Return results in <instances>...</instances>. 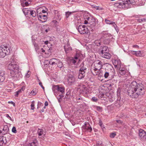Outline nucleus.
<instances>
[{
    "label": "nucleus",
    "mask_w": 146,
    "mask_h": 146,
    "mask_svg": "<svg viewBox=\"0 0 146 146\" xmlns=\"http://www.w3.org/2000/svg\"><path fill=\"white\" fill-rule=\"evenodd\" d=\"M145 92V88L142 84H137L133 81L130 85L127 91L128 94L132 98H137L139 96L143 95Z\"/></svg>",
    "instance_id": "1"
},
{
    "label": "nucleus",
    "mask_w": 146,
    "mask_h": 146,
    "mask_svg": "<svg viewBox=\"0 0 146 146\" xmlns=\"http://www.w3.org/2000/svg\"><path fill=\"white\" fill-rule=\"evenodd\" d=\"M52 91L54 93L58 95L59 97H58V100L59 102H60L64 97L65 94V88L60 85H54L53 86L52 88Z\"/></svg>",
    "instance_id": "2"
},
{
    "label": "nucleus",
    "mask_w": 146,
    "mask_h": 146,
    "mask_svg": "<svg viewBox=\"0 0 146 146\" xmlns=\"http://www.w3.org/2000/svg\"><path fill=\"white\" fill-rule=\"evenodd\" d=\"M102 66V62L99 60L95 61L91 66V71L92 74L94 76H97L98 74L97 73H98V72L96 71L100 70Z\"/></svg>",
    "instance_id": "3"
},
{
    "label": "nucleus",
    "mask_w": 146,
    "mask_h": 146,
    "mask_svg": "<svg viewBox=\"0 0 146 146\" xmlns=\"http://www.w3.org/2000/svg\"><path fill=\"white\" fill-rule=\"evenodd\" d=\"M122 2L117 3L114 4L115 7L119 8L128 9L131 7L134 0H122Z\"/></svg>",
    "instance_id": "4"
},
{
    "label": "nucleus",
    "mask_w": 146,
    "mask_h": 146,
    "mask_svg": "<svg viewBox=\"0 0 146 146\" xmlns=\"http://www.w3.org/2000/svg\"><path fill=\"white\" fill-rule=\"evenodd\" d=\"M84 17L85 20L84 24H88V26L90 27L91 28L94 27L96 25V21L94 17L91 16L89 17L86 15L84 16Z\"/></svg>",
    "instance_id": "5"
},
{
    "label": "nucleus",
    "mask_w": 146,
    "mask_h": 146,
    "mask_svg": "<svg viewBox=\"0 0 146 146\" xmlns=\"http://www.w3.org/2000/svg\"><path fill=\"white\" fill-rule=\"evenodd\" d=\"M9 46L2 45L0 46V57L3 58L10 52Z\"/></svg>",
    "instance_id": "6"
},
{
    "label": "nucleus",
    "mask_w": 146,
    "mask_h": 146,
    "mask_svg": "<svg viewBox=\"0 0 146 146\" xmlns=\"http://www.w3.org/2000/svg\"><path fill=\"white\" fill-rule=\"evenodd\" d=\"M101 39L104 40V44H107L109 42L110 39L108 37L111 36V35L107 31H103L101 33Z\"/></svg>",
    "instance_id": "7"
},
{
    "label": "nucleus",
    "mask_w": 146,
    "mask_h": 146,
    "mask_svg": "<svg viewBox=\"0 0 146 146\" xmlns=\"http://www.w3.org/2000/svg\"><path fill=\"white\" fill-rule=\"evenodd\" d=\"M77 29L80 33L82 34H87L89 33V31L85 25H79Z\"/></svg>",
    "instance_id": "8"
},
{
    "label": "nucleus",
    "mask_w": 146,
    "mask_h": 146,
    "mask_svg": "<svg viewBox=\"0 0 146 146\" xmlns=\"http://www.w3.org/2000/svg\"><path fill=\"white\" fill-rule=\"evenodd\" d=\"M10 75L12 78H16L17 79L21 78V73L19 71L10 70Z\"/></svg>",
    "instance_id": "9"
},
{
    "label": "nucleus",
    "mask_w": 146,
    "mask_h": 146,
    "mask_svg": "<svg viewBox=\"0 0 146 146\" xmlns=\"http://www.w3.org/2000/svg\"><path fill=\"white\" fill-rule=\"evenodd\" d=\"M82 130L84 132H91L92 129L90 124L87 122H85L84 125L82 127Z\"/></svg>",
    "instance_id": "10"
},
{
    "label": "nucleus",
    "mask_w": 146,
    "mask_h": 146,
    "mask_svg": "<svg viewBox=\"0 0 146 146\" xmlns=\"http://www.w3.org/2000/svg\"><path fill=\"white\" fill-rule=\"evenodd\" d=\"M139 135L141 140L144 141L146 140V132L144 130L140 129L139 130Z\"/></svg>",
    "instance_id": "11"
},
{
    "label": "nucleus",
    "mask_w": 146,
    "mask_h": 146,
    "mask_svg": "<svg viewBox=\"0 0 146 146\" xmlns=\"http://www.w3.org/2000/svg\"><path fill=\"white\" fill-rule=\"evenodd\" d=\"M76 82V79L74 76L72 75L69 74L68 79V82L69 84L71 85L74 84Z\"/></svg>",
    "instance_id": "12"
},
{
    "label": "nucleus",
    "mask_w": 146,
    "mask_h": 146,
    "mask_svg": "<svg viewBox=\"0 0 146 146\" xmlns=\"http://www.w3.org/2000/svg\"><path fill=\"white\" fill-rule=\"evenodd\" d=\"M80 69L79 72L82 74L84 76L86 75V71L87 68L86 66H84L83 63H82L80 65Z\"/></svg>",
    "instance_id": "13"
},
{
    "label": "nucleus",
    "mask_w": 146,
    "mask_h": 146,
    "mask_svg": "<svg viewBox=\"0 0 146 146\" xmlns=\"http://www.w3.org/2000/svg\"><path fill=\"white\" fill-rule=\"evenodd\" d=\"M8 68L10 70H13L16 71H19L18 66L16 64H13L11 63L9 64L8 66Z\"/></svg>",
    "instance_id": "14"
},
{
    "label": "nucleus",
    "mask_w": 146,
    "mask_h": 146,
    "mask_svg": "<svg viewBox=\"0 0 146 146\" xmlns=\"http://www.w3.org/2000/svg\"><path fill=\"white\" fill-rule=\"evenodd\" d=\"M82 93L85 96L90 93V90L88 87H86L85 85H82L81 90Z\"/></svg>",
    "instance_id": "15"
},
{
    "label": "nucleus",
    "mask_w": 146,
    "mask_h": 146,
    "mask_svg": "<svg viewBox=\"0 0 146 146\" xmlns=\"http://www.w3.org/2000/svg\"><path fill=\"white\" fill-rule=\"evenodd\" d=\"M113 63L115 67L117 69L121 67V62L119 60L115 59L113 61Z\"/></svg>",
    "instance_id": "16"
},
{
    "label": "nucleus",
    "mask_w": 146,
    "mask_h": 146,
    "mask_svg": "<svg viewBox=\"0 0 146 146\" xmlns=\"http://www.w3.org/2000/svg\"><path fill=\"white\" fill-rule=\"evenodd\" d=\"M58 59H57L55 58H52L50 60L49 63L51 65H58V62H59Z\"/></svg>",
    "instance_id": "17"
},
{
    "label": "nucleus",
    "mask_w": 146,
    "mask_h": 146,
    "mask_svg": "<svg viewBox=\"0 0 146 146\" xmlns=\"http://www.w3.org/2000/svg\"><path fill=\"white\" fill-rule=\"evenodd\" d=\"M100 50L101 51L100 54H102L109 52V50L108 47L106 46H101Z\"/></svg>",
    "instance_id": "18"
},
{
    "label": "nucleus",
    "mask_w": 146,
    "mask_h": 146,
    "mask_svg": "<svg viewBox=\"0 0 146 146\" xmlns=\"http://www.w3.org/2000/svg\"><path fill=\"white\" fill-rule=\"evenodd\" d=\"M117 70H119L120 74L121 75H125L127 73V71L125 68H124L120 67Z\"/></svg>",
    "instance_id": "19"
},
{
    "label": "nucleus",
    "mask_w": 146,
    "mask_h": 146,
    "mask_svg": "<svg viewBox=\"0 0 146 146\" xmlns=\"http://www.w3.org/2000/svg\"><path fill=\"white\" fill-rule=\"evenodd\" d=\"M5 72L3 70L0 71V82H2L5 79Z\"/></svg>",
    "instance_id": "20"
},
{
    "label": "nucleus",
    "mask_w": 146,
    "mask_h": 146,
    "mask_svg": "<svg viewBox=\"0 0 146 146\" xmlns=\"http://www.w3.org/2000/svg\"><path fill=\"white\" fill-rule=\"evenodd\" d=\"M38 20L42 23L45 22L47 20V17L46 15H42L40 16V15H38Z\"/></svg>",
    "instance_id": "21"
},
{
    "label": "nucleus",
    "mask_w": 146,
    "mask_h": 146,
    "mask_svg": "<svg viewBox=\"0 0 146 146\" xmlns=\"http://www.w3.org/2000/svg\"><path fill=\"white\" fill-rule=\"evenodd\" d=\"M101 56L104 58L108 59H110L111 57V54L108 52L102 54H101Z\"/></svg>",
    "instance_id": "22"
},
{
    "label": "nucleus",
    "mask_w": 146,
    "mask_h": 146,
    "mask_svg": "<svg viewBox=\"0 0 146 146\" xmlns=\"http://www.w3.org/2000/svg\"><path fill=\"white\" fill-rule=\"evenodd\" d=\"M66 93L65 98L68 99L70 98L71 90L70 88H68L66 90Z\"/></svg>",
    "instance_id": "23"
},
{
    "label": "nucleus",
    "mask_w": 146,
    "mask_h": 146,
    "mask_svg": "<svg viewBox=\"0 0 146 146\" xmlns=\"http://www.w3.org/2000/svg\"><path fill=\"white\" fill-rule=\"evenodd\" d=\"M64 50L66 53H68L72 50V48L69 45H66L64 46Z\"/></svg>",
    "instance_id": "24"
},
{
    "label": "nucleus",
    "mask_w": 146,
    "mask_h": 146,
    "mask_svg": "<svg viewBox=\"0 0 146 146\" xmlns=\"http://www.w3.org/2000/svg\"><path fill=\"white\" fill-rule=\"evenodd\" d=\"M9 129V128L8 125H4L3 129V134H5L7 133L8 132Z\"/></svg>",
    "instance_id": "25"
},
{
    "label": "nucleus",
    "mask_w": 146,
    "mask_h": 146,
    "mask_svg": "<svg viewBox=\"0 0 146 146\" xmlns=\"http://www.w3.org/2000/svg\"><path fill=\"white\" fill-rule=\"evenodd\" d=\"M22 11L24 13L25 15H27L29 14H30L31 11L27 8L23 9L22 10Z\"/></svg>",
    "instance_id": "26"
},
{
    "label": "nucleus",
    "mask_w": 146,
    "mask_h": 146,
    "mask_svg": "<svg viewBox=\"0 0 146 146\" xmlns=\"http://www.w3.org/2000/svg\"><path fill=\"white\" fill-rule=\"evenodd\" d=\"M4 139H5V138L4 137L0 136V146L3 145L4 143Z\"/></svg>",
    "instance_id": "27"
},
{
    "label": "nucleus",
    "mask_w": 146,
    "mask_h": 146,
    "mask_svg": "<svg viewBox=\"0 0 146 146\" xmlns=\"http://www.w3.org/2000/svg\"><path fill=\"white\" fill-rule=\"evenodd\" d=\"M36 141H33L28 144L26 146H36L37 145Z\"/></svg>",
    "instance_id": "28"
},
{
    "label": "nucleus",
    "mask_w": 146,
    "mask_h": 146,
    "mask_svg": "<svg viewBox=\"0 0 146 146\" xmlns=\"http://www.w3.org/2000/svg\"><path fill=\"white\" fill-rule=\"evenodd\" d=\"M33 17H35L36 16V13L35 11L33 10L31 11L30 14Z\"/></svg>",
    "instance_id": "29"
},
{
    "label": "nucleus",
    "mask_w": 146,
    "mask_h": 146,
    "mask_svg": "<svg viewBox=\"0 0 146 146\" xmlns=\"http://www.w3.org/2000/svg\"><path fill=\"white\" fill-rule=\"evenodd\" d=\"M94 107L95 109H96L98 111H101L102 109V107L99 106H94Z\"/></svg>",
    "instance_id": "30"
},
{
    "label": "nucleus",
    "mask_w": 146,
    "mask_h": 146,
    "mask_svg": "<svg viewBox=\"0 0 146 146\" xmlns=\"http://www.w3.org/2000/svg\"><path fill=\"white\" fill-rule=\"evenodd\" d=\"M75 12V11H73L72 12H70L69 11H67L65 13V15L66 18H68L69 16L72 14V13Z\"/></svg>",
    "instance_id": "31"
},
{
    "label": "nucleus",
    "mask_w": 146,
    "mask_h": 146,
    "mask_svg": "<svg viewBox=\"0 0 146 146\" xmlns=\"http://www.w3.org/2000/svg\"><path fill=\"white\" fill-rule=\"evenodd\" d=\"M38 135L39 136H41L43 134L44 131L43 130L41 129H38Z\"/></svg>",
    "instance_id": "32"
},
{
    "label": "nucleus",
    "mask_w": 146,
    "mask_h": 146,
    "mask_svg": "<svg viewBox=\"0 0 146 146\" xmlns=\"http://www.w3.org/2000/svg\"><path fill=\"white\" fill-rule=\"evenodd\" d=\"M105 21L106 24L109 25H113V23H114V22H111V21L108 20L106 19H105Z\"/></svg>",
    "instance_id": "33"
},
{
    "label": "nucleus",
    "mask_w": 146,
    "mask_h": 146,
    "mask_svg": "<svg viewBox=\"0 0 146 146\" xmlns=\"http://www.w3.org/2000/svg\"><path fill=\"white\" fill-rule=\"evenodd\" d=\"M135 55L137 56H141L142 54L141 53V51H136Z\"/></svg>",
    "instance_id": "34"
},
{
    "label": "nucleus",
    "mask_w": 146,
    "mask_h": 146,
    "mask_svg": "<svg viewBox=\"0 0 146 146\" xmlns=\"http://www.w3.org/2000/svg\"><path fill=\"white\" fill-rule=\"evenodd\" d=\"M33 44L36 51H37L38 49V44L35 41L33 42Z\"/></svg>",
    "instance_id": "35"
},
{
    "label": "nucleus",
    "mask_w": 146,
    "mask_h": 146,
    "mask_svg": "<svg viewBox=\"0 0 146 146\" xmlns=\"http://www.w3.org/2000/svg\"><path fill=\"white\" fill-rule=\"evenodd\" d=\"M110 73L106 71L104 74V76L105 78H107L109 76Z\"/></svg>",
    "instance_id": "36"
},
{
    "label": "nucleus",
    "mask_w": 146,
    "mask_h": 146,
    "mask_svg": "<svg viewBox=\"0 0 146 146\" xmlns=\"http://www.w3.org/2000/svg\"><path fill=\"white\" fill-rule=\"evenodd\" d=\"M81 55V54H80L77 53L76 54V55L74 57L75 59L77 60L79 59V60H80L79 57Z\"/></svg>",
    "instance_id": "37"
},
{
    "label": "nucleus",
    "mask_w": 146,
    "mask_h": 146,
    "mask_svg": "<svg viewBox=\"0 0 146 146\" xmlns=\"http://www.w3.org/2000/svg\"><path fill=\"white\" fill-rule=\"evenodd\" d=\"M98 78V80H100L102 77H103V74L101 73H98L97 75Z\"/></svg>",
    "instance_id": "38"
},
{
    "label": "nucleus",
    "mask_w": 146,
    "mask_h": 146,
    "mask_svg": "<svg viewBox=\"0 0 146 146\" xmlns=\"http://www.w3.org/2000/svg\"><path fill=\"white\" fill-rule=\"evenodd\" d=\"M94 43L98 46H100L101 44L99 40H96L94 42Z\"/></svg>",
    "instance_id": "39"
},
{
    "label": "nucleus",
    "mask_w": 146,
    "mask_h": 146,
    "mask_svg": "<svg viewBox=\"0 0 146 146\" xmlns=\"http://www.w3.org/2000/svg\"><path fill=\"white\" fill-rule=\"evenodd\" d=\"M44 7H40L38 8L37 10V12L38 13H39L40 12L41 13V11H42Z\"/></svg>",
    "instance_id": "40"
},
{
    "label": "nucleus",
    "mask_w": 146,
    "mask_h": 146,
    "mask_svg": "<svg viewBox=\"0 0 146 146\" xmlns=\"http://www.w3.org/2000/svg\"><path fill=\"white\" fill-rule=\"evenodd\" d=\"M70 63L74 64L76 62V59H75L74 58H72L70 59Z\"/></svg>",
    "instance_id": "41"
},
{
    "label": "nucleus",
    "mask_w": 146,
    "mask_h": 146,
    "mask_svg": "<svg viewBox=\"0 0 146 146\" xmlns=\"http://www.w3.org/2000/svg\"><path fill=\"white\" fill-rule=\"evenodd\" d=\"M84 76L82 74L80 73V72H79L78 78L80 79H82L84 77Z\"/></svg>",
    "instance_id": "42"
},
{
    "label": "nucleus",
    "mask_w": 146,
    "mask_h": 146,
    "mask_svg": "<svg viewBox=\"0 0 146 146\" xmlns=\"http://www.w3.org/2000/svg\"><path fill=\"white\" fill-rule=\"evenodd\" d=\"M21 92V90H19L18 91L15 92L16 94L15 95V96L18 97L19 94Z\"/></svg>",
    "instance_id": "43"
},
{
    "label": "nucleus",
    "mask_w": 146,
    "mask_h": 146,
    "mask_svg": "<svg viewBox=\"0 0 146 146\" xmlns=\"http://www.w3.org/2000/svg\"><path fill=\"white\" fill-rule=\"evenodd\" d=\"M35 102L34 101H33L31 105V109L32 110H33L35 108Z\"/></svg>",
    "instance_id": "44"
},
{
    "label": "nucleus",
    "mask_w": 146,
    "mask_h": 146,
    "mask_svg": "<svg viewBox=\"0 0 146 146\" xmlns=\"http://www.w3.org/2000/svg\"><path fill=\"white\" fill-rule=\"evenodd\" d=\"M113 27L115 30H116V31L117 32V31H118V28L115 24V23H113Z\"/></svg>",
    "instance_id": "45"
},
{
    "label": "nucleus",
    "mask_w": 146,
    "mask_h": 146,
    "mask_svg": "<svg viewBox=\"0 0 146 146\" xmlns=\"http://www.w3.org/2000/svg\"><path fill=\"white\" fill-rule=\"evenodd\" d=\"M58 66L59 68H61L62 67V64L61 61L59 60V62H58V65H57Z\"/></svg>",
    "instance_id": "46"
},
{
    "label": "nucleus",
    "mask_w": 146,
    "mask_h": 146,
    "mask_svg": "<svg viewBox=\"0 0 146 146\" xmlns=\"http://www.w3.org/2000/svg\"><path fill=\"white\" fill-rule=\"evenodd\" d=\"M12 131L14 133H16L17 132L16 127H13L12 129Z\"/></svg>",
    "instance_id": "47"
},
{
    "label": "nucleus",
    "mask_w": 146,
    "mask_h": 146,
    "mask_svg": "<svg viewBox=\"0 0 146 146\" xmlns=\"http://www.w3.org/2000/svg\"><path fill=\"white\" fill-rule=\"evenodd\" d=\"M37 93V91H36L34 90H33L31 92V93L32 94L33 96L35 95Z\"/></svg>",
    "instance_id": "48"
},
{
    "label": "nucleus",
    "mask_w": 146,
    "mask_h": 146,
    "mask_svg": "<svg viewBox=\"0 0 146 146\" xmlns=\"http://www.w3.org/2000/svg\"><path fill=\"white\" fill-rule=\"evenodd\" d=\"M91 100L93 102H96L98 99L95 97H93L92 98Z\"/></svg>",
    "instance_id": "49"
},
{
    "label": "nucleus",
    "mask_w": 146,
    "mask_h": 146,
    "mask_svg": "<svg viewBox=\"0 0 146 146\" xmlns=\"http://www.w3.org/2000/svg\"><path fill=\"white\" fill-rule=\"evenodd\" d=\"M47 9H46L45 7H44L42 11H41V13H45L46 12Z\"/></svg>",
    "instance_id": "50"
},
{
    "label": "nucleus",
    "mask_w": 146,
    "mask_h": 146,
    "mask_svg": "<svg viewBox=\"0 0 146 146\" xmlns=\"http://www.w3.org/2000/svg\"><path fill=\"white\" fill-rule=\"evenodd\" d=\"M116 135V134L114 133H111L110 134V137L111 138H113Z\"/></svg>",
    "instance_id": "51"
},
{
    "label": "nucleus",
    "mask_w": 146,
    "mask_h": 146,
    "mask_svg": "<svg viewBox=\"0 0 146 146\" xmlns=\"http://www.w3.org/2000/svg\"><path fill=\"white\" fill-rule=\"evenodd\" d=\"M30 76V72L29 71H28V72L25 75V76L27 78H29Z\"/></svg>",
    "instance_id": "52"
},
{
    "label": "nucleus",
    "mask_w": 146,
    "mask_h": 146,
    "mask_svg": "<svg viewBox=\"0 0 146 146\" xmlns=\"http://www.w3.org/2000/svg\"><path fill=\"white\" fill-rule=\"evenodd\" d=\"M6 116L8 118L11 120L13 121L12 119L8 114H6Z\"/></svg>",
    "instance_id": "53"
},
{
    "label": "nucleus",
    "mask_w": 146,
    "mask_h": 146,
    "mask_svg": "<svg viewBox=\"0 0 146 146\" xmlns=\"http://www.w3.org/2000/svg\"><path fill=\"white\" fill-rule=\"evenodd\" d=\"M116 121L117 123H118L119 124H121L123 123V121L119 120H116Z\"/></svg>",
    "instance_id": "54"
},
{
    "label": "nucleus",
    "mask_w": 146,
    "mask_h": 146,
    "mask_svg": "<svg viewBox=\"0 0 146 146\" xmlns=\"http://www.w3.org/2000/svg\"><path fill=\"white\" fill-rule=\"evenodd\" d=\"M76 100L78 101V102H80V100H82V98L78 97H76Z\"/></svg>",
    "instance_id": "55"
},
{
    "label": "nucleus",
    "mask_w": 146,
    "mask_h": 146,
    "mask_svg": "<svg viewBox=\"0 0 146 146\" xmlns=\"http://www.w3.org/2000/svg\"><path fill=\"white\" fill-rule=\"evenodd\" d=\"M102 128V129L103 131H104L105 130V128L104 126V125H102V126H100Z\"/></svg>",
    "instance_id": "56"
},
{
    "label": "nucleus",
    "mask_w": 146,
    "mask_h": 146,
    "mask_svg": "<svg viewBox=\"0 0 146 146\" xmlns=\"http://www.w3.org/2000/svg\"><path fill=\"white\" fill-rule=\"evenodd\" d=\"M99 125H100V126H102V125H103L102 121L100 120H99Z\"/></svg>",
    "instance_id": "57"
},
{
    "label": "nucleus",
    "mask_w": 146,
    "mask_h": 146,
    "mask_svg": "<svg viewBox=\"0 0 146 146\" xmlns=\"http://www.w3.org/2000/svg\"><path fill=\"white\" fill-rule=\"evenodd\" d=\"M145 20H146V19H139V22H141V21H145Z\"/></svg>",
    "instance_id": "58"
},
{
    "label": "nucleus",
    "mask_w": 146,
    "mask_h": 146,
    "mask_svg": "<svg viewBox=\"0 0 146 146\" xmlns=\"http://www.w3.org/2000/svg\"><path fill=\"white\" fill-rule=\"evenodd\" d=\"M136 51H131V53L132 54H134V55H136Z\"/></svg>",
    "instance_id": "59"
},
{
    "label": "nucleus",
    "mask_w": 146,
    "mask_h": 146,
    "mask_svg": "<svg viewBox=\"0 0 146 146\" xmlns=\"http://www.w3.org/2000/svg\"><path fill=\"white\" fill-rule=\"evenodd\" d=\"M42 104V103L40 102H38V104L37 105L38 108L40 107L39 106H41Z\"/></svg>",
    "instance_id": "60"
},
{
    "label": "nucleus",
    "mask_w": 146,
    "mask_h": 146,
    "mask_svg": "<svg viewBox=\"0 0 146 146\" xmlns=\"http://www.w3.org/2000/svg\"><path fill=\"white\" fill-rule=\"evenodd\" d=\"M39 15H40V16H42V15H46L43 14L41 13V12H40V13L37 14L38 16Z\"/></svg>",
    "instance_id": "61"
},
{
    "label": "nucleus",
    "mask_w": 146,
    "mask_h": 146,
    "mask_svg": "<svg viewBox=\"0 0 146 146\" xmlns=\"http://www.w3.org/2000/svg\"><path fill=\"white\" fill-rule=\"evenodd\" d=\"M25 89V87L24 86H23L21 89H20V90H21V91H23V90H24Z\"/></svg>",
    "instance_id": "62"
},
{
    "label": "nucleus",
    "mask_w": 146,
    "mask_h": 146,
    "mask_svg": "<svg viewBox=\"0 0 146 146\" xmlns=\"http://www.w3.org/2000/svg\"><path fill=\"white\" fill-rule=\"evenodd\" d=\"M44 105L45 106H47L48 105V103L47 101H46L44 103Z\"/></svg>",
    "instance_id": "63"
},
{
    "label": "nucleus",
    "mask_w": 146,
    "mask_h": 146,
    "mask_svg": "<svg viewBox=\"0 0 146 146\" xmlns=\"http://www.w3.org/2000/svg\"><path fill=\"white\" fill-rule=\"evenodd\" d=\"M101 8H100L99 7H96V10H101Z\"/></svg>",
    "instance_id": "64"
}]
</instances>
